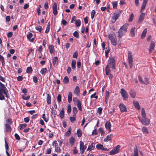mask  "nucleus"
<instances>
[{
  "instance_id": "f257e3e1",
  "label": "nucleus",
  "mask_w": 156,
  "mask_h": 156,
  "mask_svg": "<svg viewBox=\"0 0 156 156\" xmlns=\"http://www.w3.org/2000/svg\"><path fill=\"white\" fill-rule=\"evenodd\" d=\"M8 90L5 86L0 82V100H3L5 99V98L3 94H4L7 98H9Z\"/></svg>"
},
{
  "instance_id": "f03ea898",
  "label": "nucleus",
  "mask_w": 156,
  "mask_h": 156,
  "mask_svg": "<svg viewBox=\"0 0 156 156\" xmlns=\"http://www.w3.org/2000/svg\"><path fill=\"white\" fill-rule=\"evenodd\" d=\"M147 2V0H143L140 10L141 14L138 20V22L139 23H141L144 19L145 14L143 12L144 11L145 9Z\"/></svg>"
},
{
  "instance_id": "7ed1b4c3",
  "label": "nucleus",
  "mask_w": 156,
  "mask_h": 156,
  "mask_svg": "<svg viewBox=\"0 0 156 156\" xmlns=\"http://www.w3.org/2000/svg\"><path fill=\"white\" fill-rule=\"evenodd\" d=\"M127 26L124 24L122 26L119 30L118 32V36L119 38H121L123 36L127 31Z\"/></svg>"
},
{
  "instance_id": "20e7f679",
  "label": "nucleus",
  "mask_w": 156,
  "mask_h": 156,
  "mask_svg": "<svg viewBox=\"0 0 156 156\" xmlns=\"http://www.w3.org/2000/svg\"><path fill=\"white\" fill-rule=\"evenodd\" d=\"M108 37L110 40L112 45L114 46H116L117 45V40L115 33L109 34Z\"/></svg>"
},
{
  "instance_id": "39448f33",
  "label": "nucleus",
  "mask_w": 156,
  "mask_h": 156,
  "mask_svg": "<svg viewBox=\"0 0 156 156\" xmlns=\"http://www.w3.org/2000/svg\"><path fill=\"white\" fill-rule=\"evenodd\" d=\"M107 65L111 66V68L113 69H115V59L113 57L109 58Z\"/></svg>"
},
{
  "instance_id": "423d86ee",
  "label": "nucleus",
  "mask_w": 156,
  "mask_h": 156,
  "mask_svg": "<svg viewBox=\"0 0 156 156\" xmlns=\"http://www.w3.org/2000/svg\"><path fill=\"white\" fill-rule=\"evenodd\" d=\"M128 58L129 65L130 68H132L133 66V57L132 54L130 51H129L128 53Z\"/></svg>"
},
{
  "instance_id": "0eeeda50",
  "label": "nucleus",
  "mask_w": 156,
  "mask_h": 156,
  "mask_svg": "<svg viewBox=\"0 0 156 156\" xmlns=\"http://www.w3.org/2000/svg\"><path fill=\"white\" fill-rule=\"evenodd\" d=\"M121 12L119 11H117L114 13L112 17V22L114 23L118 18L120 15Z\"/></svg>"
},
{
  "instance_id": "6e6552de",
  "label": "nucleus",
  "mask_w": 156,
  "mask_h": 156,
  "mask_svg": "<svg viewBox=\"0 0 156 156\" xmlns=\"http://www.w3.org/2000/svg\"><path fill=\"white\" fill-rule=\"evenodd\" d=\"M138 118L140 121L142 123V124L145 125H148L150 124V121L149 119L148 118H141L140 117H138Z\"/></svg>"
},
{
  "instance_id": "1a4fd4ad",
  "label": "nucleus",
  "mask_w": 156,
  "mask_h": 156,
  "mask_svg": "<svg viewBox=\"0 0 156 156\" xmlns=\"http://www.w3.org/2000/svg\"><path fill=\"white\" fill-rule=\"evenodd\" d=\"M120 93L124 100H127L128 98V94L123 88L121 89Z\"/></svg>"
},
{
  "instance_id": "9d476101",
  "label": "nucleus",
  "mask_w": 156,
  "mask_h": 156,
  "mask_svg": "<svg viewBox=\"0 0 156 156\" xmlns=\"http://www.w3.org/2000/svg\"><path fill=\"white\" fill-rule=\"evenodd\" d=\"M52 145L53 146H55V151L57 153H60L61 152V149L59 147L58 144L57 143V141L56 140H55L52 143Z\"/></svg>"
},
{
  "instance_id": "9b49d317",
  "label": "nucleus",
  "mask_w": 156,
  "mask_h": 156,
  "mask_svg": "<svg viewBox=\"0 0 156 156\" xmlns=\"http://www.w3.org/2000/svg\"><path fill=\"white\" fill-rule=\"evenodd\" d=\"M119 107L121 112H126L127 111L126 108L123 104H120L119 105Z\"/></svg>"
},
{
  "instance_id": "f8f14e48",
  "label": "nucleus",
  "mask_w": 156,
  "mask_h": 156,
  "mask_svg": "<svg viewBox=\"0 0 156 156\" xmlns=\"http://www.w3.org/2000/svg\"><path fill=\"white\" fill-rule=\"evenodd\" d=\"M85 149L83 142L81 141L80 143V151L81 154H82L84 152Z\"/></svg>"
},
{
  "instance_id": "ddd939ff",
  "label": "nucleus",
  "mask_w": 156,
  "mask_h": 156,
  "mask_svg": "<svg viewBox=\"0 0 156 156\" xmlns=\"http://www.w3.org/2000/svg\"><path fill=\"white\" fill-rule=\"evenodd\" d=\"M53 13L55 16L57 15L58 13L57 10V5L56 2H55L52 5Z\"/></svg>"
},
{
  "instance_id": "4468645a",
  "label": "nucleus",
  "mask_w": 156,
  "mask_h": 156,
  "mask_svg": "<svg viewBox=\"0 0 156 156\" xmlns=\"http://www.w3.org/2000/svg\"><path fill=\"white\" fill-rule=\"evenodd\" d=\"M129 93L132 98H134L136 96V92L133 89H131L130 91L129 92Z\"/></svg>"
},
{
  "instance_id": "2eb2a0df",
  "label": "nucleus",
  "mask_w": 156,
  "mask_h": 156,
  "mask_svg": "<svg viewBox=\"0 0 156 156\" xmlns=\"http://www.w3.org/2000/svg\"><path fill=\"white\" fill-rule=\"evenodd\" d=\"M33 36V34L30 32H28L27 35V37L28 39L31 42H33L34 40V38H31Z\"/></svg>"
},
{
  "instance_id": "dca6fc26",
  "label": "nucleus",
  "mask_w": 156,
  "mask_h": 156,
  "mask_svg": "<svg viewBox=\"0 0 156 156\" xmlns=\"http://www.w3.org/2000/svg\"><path fill=\"white\" fill-rule=\"evenodd\" d=\"M155 46V44L154 42L151 41L150 48L149 49V53H151V51H153V50L154 49V47Z\"/></svg>"
},
{
  "instance_id": "f3484780",
  "label": "nucleus",
  "mask_w": 156,
  "mask_h": 156,
  "mask_svg": "<svg viewBox=\"0 0 156 156\" xmlns=\"http://www.w3.org/2000/svg\"><path fill=\"white\" fill-rule=\"evenodd\" d=\"M48 48L49 49V51L51 54L54 53L55 52V49L53 45L52 44L50 45Z\"/></svg>"
},
{
  "instance_id": "a211bd4d",
  "label": "nucleus",
  "mask_w": 156,
  "mask_h": 156,
  "mask_svg": "<svg viewBox=\"0 0 156 156\" xmlns=\"http://www.w3.org/2000/svg\"><path fill=\"white\" fill-rule=\"evenodd\" d=\"M113 137V135L112 134H110L108 135L107 137L104 138V141L105 142H108L109 141H110L112 140V138Z\"/></svg>"
},
{
  "instance_id": "6ab92c4d",
  "label": "nucleus",
  "mask_w": 156,
  "mask_h": 156,
  "mask_svg": "<svg viewBox=\"0 0 156 156\" xmlns=\"http://www.w3.org/2000/svg\"><path fill=\"white\" fill-rule=\"evenodd\" d=\"M109 92L108 91L106 90L105 92V102L106 104L107 103V102L108 101V99L109 98Z\"/></svg>"
},
{
  "instance_id": "aec40b11",
  "label": "nucleus",
  "mask_w": 156,
  "mask_h": 156,
  "mask_svg": "<svg viewBox=\"0 0 156 156\" xmlns=\"http://www.w3.org/2000/svg\"><path fill=\"white\" fill-rule=\"evenodd\" d=\"M80 92V91L79 87L78 86H76L74 90V94L77 96H78L79 95Z\"/></svg>"
},
{
  "instance_id": "412c9836",
  "label": "nucleus",
  "mask_w": 156,
  "mask_h": 156,
  "mask_svg": "<svg viewBox=\"0 0 156 156\" xmlns=\"http://www.w3.org/2000/svg\"><path fill=\"white\" fill-rule=\"evenodd\" d=\"M105 71L106 73V75H108L111 73V70L110 69V67L109 66L107 65L105 67Z\"/></svg>"
},
{
  "instance_id": "4be33fe9",
  "label": "nucleus",
  "mask_w": 156,
  "mask_h": 156,
  "mask_svg": "<svg viewBox=\"0 0 156 156\" xmlns=\"http://www.w3.org/2000/svg\"><path fill=\"white\" fill-rule=\"evenodd\" d=\"M0 61L2 63V66L4 67L5 65V62L4 57L0 55Z\"/></svg>"
},
{
  "instance_id": "5701e85b",
  "label": "nucleus",
  "mask_w": 156,
  "mask_h": 156,
  "mask_svg": "<svg viewBox=\"0 0 156 156\" xmlns=\"http://www.w3.org/2000/svg\"><path fill=\"white\" fill-rule=\"evenodd\" d=\"M5 130L7 132H11V128L10 126L8 124H6L5 125Z\"/></svg>"
},
{
  "instance_id": "b1692460",
  "label": "nucleus",
  "mask_w": 156,
  "mask_h": 156,
  "mask_svg": "<svg viewBox=\"0 0 156 156\" xmlns=\"http://www.w3.org/2000/svg\"><path fill=\"white\" fill-rule=\"evenodd\" d=\"M46 100L48 104H50L51 102V97L49 94H47Z\"/></svg>"
},
{
  "instance_id": "393cba45",
  "label": "nucleus",
  "mask_w": 156,
  "mask_h": 156,
  "mask_svg": "<svg viewBox=\"0 0 156 156\" xmlns=\"http://www.w3.org/2000/svg\"><path fill=\"white\" fill-rule=\"evenodd\" d=\"M95 144L94 143H92L91 145L88 147L87 150V151H91L94 149L95 147Z\"/></svg>"
},
{
  "instance_id": "a878e982",
  "label": "nucleus",
  "mask_w": 156,
  "mask_h": 156,
  "mask_svg": "<svg viewBox=\"0 0 156 156\" xmlns=\"http://www.w3.org/2000/svg\"><path fill=\"white\" fill-rule=\"evenodd\" d=\"M72 93L71 92H69V93L68 96V100L69 103H71L72 101Z\"/></svg>"
},
{
  "instance_id": "bb28decb",
  "label": "nucleus",
  "mask_w": 156,
  "mask_h": 156,
  "mask_svg": "<svg viewBox=\"0 0 156 156\" xmlns=\"http://www.w3.org/2000/svg\"><path fill=\"white\" fill-rule=\"evenodd\" d=\"M58 58L57 57L55 56V57H54L53 61V64L54 66H56L57 65H58Z\"/></svg>"
},
{
  "instance_id": "cd10ccee",
  "label": "nucleus",
  "mask_w": 156,
  "mask_h": 156,
  "mask_svg": "<svg viewBox=\"0 0 156 156\" xmlns=\"http://www.w3.org/2000/svg\"><path fill=\"white\" fill-rule=\"evenodd\" d=\"M111 126V125L110 122H106L105 124V127L107 129H110Z\"/></svg>"
},
{
  "instance_id": "c85d7f7f",
  "label": "nucleus",
  "mask_w": 156,
  "mask_h": 156,
  "mask_svg": "<svg viewBox=\"0 0 156 156\" xmlns=\"http://www.w3.org/2000/svg\"><path fill=\"white\" fill-rule=\"evenodd\" d=\"M65 115V112L64 111V108H63L60 111L59 113V117L61 119H63Z\"/></svg>"
},
{
  "instance_id": "c756f323",
  "label": "nucleus",
  "mask_w": 156,
  "mask_h": 156,
  "mask_svg": "<svg viewBox=\"0 0 156 156\" xmlns=\"http://www.w3.org/2000/svg\"><path fill=\"white\" fill-rule=\"evenodd\" d=\"M141 115L143 118H145L146 117V114L144 108H141Z\"/></svg>"
},
{
  "instance_id": "7c9ffc66",
  "label": "nucleus",
  "mask_w": 156,
  "mask_h": 156,
  "mask_svg": "<svg viewBox=\"0 0 156 156\" xmlns=\"http://www.w3.org/2000/svg\"><path fill=\"white\" fill-rule=\"evenodd\" d=\"M76 64V60L73 59L72 61L71 66L73 69L74 70L75 69V65Z\"/></svg>"
},
{
  "instance_id": "2f4dec72",
  "label": "nucleus",
  "mask_w": 156,
  "mask_h": 156,
  "mask_svg": "<svg viewBox=\"0 0 156 156\" xmlns=\"http://www.w3.org/2000/svg\"><path fill=\"white\" fill-rule=\"evenodd\" d=\"M27 124L26 123L20 124L18 127V128L20 130H21L23 128H24L26 127Z\"/></svg>"
},
{
  "instance_id": "473e14b6",
  "label": "nucleus",
  "mask_w": 156,
  "mask_h": 156,
  "mask_svg": "<svg viewBox=\"0 0 156 156\" xmlns=\"http://www.w3.org/2000/svg\"><path fill=\"white\" fill-rule=\"evenodd\" d=\"M147 32V29L146 28L144 29L141 34V38L142 39H144L146 35Z\"/></svg>"
},
{
  "instance_id": "72a5a7b5",
  "label": "nucleus",
  "mask_w": 156,
  "mask_h": 156,
  "mask_svg": "<svg viewBox=\"0 0 156 156\" xmlns=\"http://www.w3.org/2000/svg\"><path fill=\"white\" fill-rule=\"evenodd\" d=\"M69 142L71 145V146H72L74 144L75 139L73 137H71L69 139Z\"/></svg>"
},
{
  "instance_id": "f704fd0d",
  "label": "nucleus",
  "mask_w": 156,
  "mask_h": 156,
  "mask_svg": "<svg viewBox=\"0 0 156 156\" xmlns=\"http://www.w3.org/2000/svg\"><path fill=\"white\" fill-rule=\"evenodd\" d=\"M135 27H132L130 30V35L132 37H134L135 36Z\"/></svg>"
},
{
  "instance_id": "c9c22d12",
  "label": "nucleus",
  "mask_w": 156,
  "mask_h": 156,
  "mask_svg": "<svg viewBox=\"0 0 156 156\" xmlns=\"http://www.w3.org/2000/svg\"><path fill=\"white\" fill-rule=\"evenodd\" d=\"M63 82L64 84H67L69 82V79L68 76H65L63 79Z\"/></svg>"
},
{
  "instance_id": "e433bc0d",
  "label": "nucleus",
  "mask_w": 156,
  "mask_h": 156,
  "mask_svg": "<svg viewBox=\"0 0 156 156\" xmlns=\"http://www.w3.org/2000/svg\"><path fill=\"white\" fill-rule=\"evenodd\" d=\"M75 24L76 26L79 27L81 25V22L80 20H75Z\"/></svg>"
},
{
  "instance_id": "4c0bfd02",
  "label": "nucleus",
  "mask_w": 156,
  "mask_h": 156,
  "mask_svg": "<svg viewBox=\"0 0 156 156\" xmlns=\"http://www.w3.org/2000/svg\"><path fill=\"white\" fill-rule=\"evenodd\" d=\"M142 132L146 134L148 133V131L147 128L145 127H143L142 129Z\"/></svg>"
},
{
  "instance_id": "58836bf2",
  "label": "nucleus",
  "mask_w": 156,
  "mask_h": 156,
  "mask_svg": "<svg viewBox=\"0 0 156 156\" xmlns=\"http://www.w3.org/2000/svg\"><path fill=\"white\" fill-rule=\"evenodd\" d=\"M98 131L101 136H103L105 135V132L102 128L100 127L98 129Z\"/></svg>"
},
{
  "instance_id": "ea45409f",
  "label": "nucleus",
  "mask_w": 156,
  "mask_h": 156,
  "mask_svg": "<svg viewBox=\"0 0 156 156\" xmlns=\"http://www.w3.org/2000/svg\"><path fill=\"white\" fill-rule=\"evenodd\" d=\"M76 115H73V117H70V120L72 123H74L76 120Z\"/></svg>"
},
{
  "instance_id": "a19ab883",
  "label": "nucleus",
  "mask_w": 156,
  "mask_h": 156,
  "mask_svg": "<svg viewBox=\"0 0 156 156\" xmlns=\"http://www.w3.org/2000/svg\"><path fill=\"white\" fill-rule=\"evenodd\" d=\"M144 84L147 85L149 84V80L147 77H145L144 78V80L143 81Z\"/></svg>"
},
{
  "instance_id": "79ce46f5",
  "label": "nucleus",
  "mask_w": 156,
  "mask_h": 156,
  "mask_svg": "<svg viewBox=\"0 0 156 156\" xmlns=\"http://www.w3.org/2000/svg\"><path fill=\"white\" fill-rule=\"evenodd\" d=\"M73 36L77 38L78 39L79 38V35L77 31H75L73 34Z\"/></svg>"
},
{
  "instance_id": "37998d69",
  "label": "nucleus",
  "mask_w": 156,
  "mask_h": 156,
  "mask_svg": "<svg viewBox=\"0 0 156 156\" xmlns=\"http://www.w3.org/2000/svg\"><path fill=\"white\" fill-rule=\"evenodd\" d=\"M77 106L78 108L80 111H82V110L81 106V103L80 101H78V102L77 103Z\"/></svg>"
},
{
  "instance_id": "c03bdc74",
  "label": "nucleus",
  "mask_w": 156,
  "mask_h": 156,
  "mask_svg": "<svg viewBox=\"0 0 156 156\" xmlns=\"http://www.w3.org/2000/svg\"><path fill=\"white\" fill-rule=\"evenodd\" d=\"M77 136L79 137H80L82 135V131L81 129H78L77 131Z\"/></svg>"
},
{
  "instance_id": "a18cd8bd",
  "label": "nucleus",
  "mask_w": 156,
  "mask_h": 156,
  "mask_svg": "<svg viewBox=\"0 0 156 156\" xmlns=\"http://www.w3.org/2000/svg\"><path fill=\"white\" fill-rule=\"evenodd\" d=\"M78 110L77 108L74 107L73 108V115H76V114L77 113Z\"/></svg>"
},
{
  "instance_id": "49530a36",
  "label": "nucleus",
  "mask_w": 156,
  "mask_h": 156,
  "mask_svg": "<svg viewBox=\"0 0 156 156\" xmlns=\"http://www.w3.org/2000/svg\"><path fill=\"white\" fill-rule=\"evenodd\" d=\"M33 71L32 68L31 67L27 68L26 72L27 73H31Z\"/></svg>"
},
{
  "instance_id": "de8ad7c7",
  "label": "nucleus",
  "mask_w": 156,
  "mask_h": 156,
  "mask_svg": "<svg viewBox=\"0 0 156 156\" xmlns=\"http://www.w3.org/2000/svg\"><path fill=\"white\" fill-rule=\"evenodd\" d=\"M106 50H105V57L106 58H107L108 57V54L110 51V49H109V48H106Z\"/></svg>"
},
{
  "instance_id": "09e8293b",
  "label": "nucleus",
  "mask_w": 156,
  "mask_h": 156,
  "mask_svg": "<svg viewBox=\"0 0 156 156\" xmlns=\"http://www.w3.org/2000/svg\"><path fill=\"white\" fill-rule=\"evenodd\" d=\"M35 29L37 30L38 31L39 33H41L42 27L41 26H36L35 27Z\"/></svg>"
},
{
  "instance_id": "8fccbe9b",
  "label": "nucleus",
  "mask_w": 156,
  "mask_h": 156,
  "mask_svg": "<svg viewBox=\"0 0 156 156\" xmlns=\"http://www.w3.org/2000/svg\"><path fill=\"white\" fill-rule=\"evenodd\" d=\"M120 147V146L119 145H118L115 147L113 148L114 150L115 151H117L118 153L119 151V148Z\"/></svg>"
},
{
  "instance_id": "3c124183",
  "label": "nucleus",
  "mask_w": 156,
  "mask_h": 156,
  "mask_svg": "<svg viewBox=\"0 0 156 156\" xmlns=\"http://www.w3.org/2000/svg\"><path fill=\"white\" fill-rule=\"evenodd\" d=\"M47 70L46 68H44L41 69L40 72L42 74H44V73H45L47 71Z\"/></svg>"
},
{
  "instance_id": "603ef678",
  "label": "nucleus",
  "mask_w": 156,
  "mask_h": 156,
  "mask_svg": "<svg viewBox=\"0 0 156 156\" xmlns=\"http://www.w3.org/2000/svg\"><path fill=\"white\" fill-rule=\"evenodd\" d=\"M103 145L101 144H98L96 145V147L98 150H102Z\"/></svg>"
},
{
  "instance_id": "864d4df0",
  "label": "nucleus",
  "mask_w": 156,
  "mask_h": 156,
  "mask_svg": "<svg viewBox=\"0 0 156 156\" xmlns=\"http://www.w3.org/2000/svg\"><path fill=\"white\" fill-rule=\"evenodd\" d=\"M71 128L69 127L68 128V130L66 133V136H69V134L71 133Z\"/></svg>"
},
{
  "instance_id": "5fc2aeb1",
  "label": "nucleus",
  "mask_w": 156,
  "mask_h": 156,
  "mask_svg": "<svg viewBox=\"0 0 156 156\" xmlns=\"http://www.w3.org/2000/svg\"><path fill=\"white\" fill-rule=\"evenodd\" d=\"M5 149H6V151H8V150H9V147L8 145V144L7 142V141H6L5 138Z\"/></svg>"
},
{
  "instance_id": "6e6d98bb",
  "label": "nucleus",
  "mask_w": 156,
  "mask_h": 156,
  "mask_svg": "<svg viewBox=\"0 0 156 156\" xmlns=\"http://www.w3.org/2000/svg\"><path fill=\"white\" fill-rule=\"evenodd\" d=\"M71 111V105L69 104L68 106L67 112L68 114H69Z\"/></svg>"
},
{
  "instance_id": "4d7b16f0",
  "label": "nucleus",
  "mask_w": 156,
  "mask_h": 156,
  "mask_svg": "<svg viewBox=\"0 0 156 156\" xmlns=\"http://www.w3.org/2000/svg\"><path fill=\"white\" fill-rule=\"evenodd\" d=\"M95 13V12L94 10H93L92 11L91 13V17L92 20L93 19L94 17Z\"/></svg>"
},
{
  "instance_id": "13d9d810",
  "label": "nucleus",
  "mask_w": 156,
  "mask_h": 156,
  "mask_svg": "<svg viewBox=\"0 0 156 156\" xmlns=\"http://www.w3.org/2000/svg\"><path fill=\"white\" fill-rule=\"evenodd\" d=\"M117 6V2H114L112 3L113 7L114 9H116Z\"/></svg>"
},
{
  "instance_id": "bf43d9fd",
  "label": "nucleus",
  "mask_w": 156,
  "mask_h": 156,
  "mask_svg": "<svg viewBox=\"0 0 156 156\" xmlns=\"http://www.w3.org/2000/svg\"><path fill=\"white\" fill-rule=\"evenodd\" d=\"M96 92H95L94 94H93L91 95L90 96V98H94L96 99H97L98 98V96H96Z\"/></svg>"
},
{
  "instance_id": "052dcab7",
  "label": "nucleus",
  "mask_w": 156,
  "mask_h": 156,
  "mask_svg": "<svg viewBox=\"0 0 156 156\" xmlns=\"http://www.w3.org/2000/svg\"><path fill=\"white\" fill-rule=\"evenodd\" d=\"M133 13H131L129 17V21L131 22L133 20Z\"/></svg>"
},
{
  "instance_id": "680f3d73",
  "label": "nucleus",
  "mask_w": 156,
  "mask_h": 156,
  "mask_svg": "<svg viewBox=\"0 0 156 156\" xmlns=\"http://www.w3.org/2000/svg\"><path fill=\"white\" fill-rule=\"evenodd\" d=\"M117 153V151H115L114 150V149H112L109 152V154L114 155Z\"/></svg>"
},
{
  "instance_id": "e2e57ef3",
  "label": "nucleus",
  "mask_w": 156,
  "mask_h": 156,
  "mask_svg": "<svg viewBox=\"0 0 156 156\" xmlns=\"http://www.w3.org/2000/svg\"><path fill=\"white\" fill-rule=\"evenodd\" d=\"M42 118L46 122H47L48 120V119L46 118L45 114L44 113L43 114Z\"/></svg>"
},
{
  "instance_id": "0e129e2a",
  "label": "nucleus",
  "mask_w": 156,
  "mask_h": 156,
  "mask_svg": "<svg viewBox=\"0 0 156 156\" xmlns=\"http://www.w3.org/2000/svg\"><path fill=\"white\" fill-rule=\"evenodd\" d=\"M78 53L77 51H75L73 54V57L75 58H77L78 57Z\"/></svg>"
},
{
  "instance_id": "69168bd1",
  "label": "nucleus",
  "mask_w": 156,
  "mask_h": 156,
  "mask_svg": "<svg viewBox=\"0 0 156 156\" xmlns=\"http://www.w3.org/2000/svg\"><path fill=\"white\" fill-rule=\"evenodd\" d=\"M98 134V132L96 129H94L92 133V135H97Z\"/></svg>"
},
{
  "instance_id": "338daca9",
  "label": "nucleus",
  "mask_w": 156,
  "mask_h": 156,
  "mask_svg": "<svg viewBox=\"0 0 156 156\" xmlns=\"http://www.w3.org/2000/svg\"><path fill=\"white\" fill-rule=\"evenodd\" d=\"M57 101L58 102H60L61 101V94H58L57 96Z\"/></svg>"
},
{
  "instance_id": "774afa93",
  "label": "nucleus",
  "mask_w": 156,
  "mask_h": 156,
  "mask_svg": "<svg viewBox=\"0 0 156 156\" xmlns=\"http://www.w3.org/2000/svg\"><path fill=\"white\" fill-rule=\"evenodd\" d=\"M44 8L46 9H47L48 8V2L47 1L45 2L44 3Z\"/></svg>"
}]
</instances>
